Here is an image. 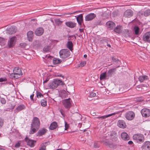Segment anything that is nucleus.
I'll return each mask as SVG.
<instances>
[{"label": "nucleus", "mask_w": 150, "mask_h": 150, "mask_svg": "<svg viewBox=\"0 0 150 150\" xmlns=\"http://www.w3.org/2000/svg\"><path fill=\"white\" fill-rule=\"evenodd\" d=\"M144 15L145 16L150 15V9H148L144 12Z\"/></svg>", "instance_id": "58836bf2"}, {"label": "nucleus", "mask_w": 150, "mask_h": 150, "mask_svg": "<svg viewBox=\"0 0 150 150\" xmlns=\"http://www.w3.org/2000/svg\"><path fill=\"white\" fill-rule=\"evenodd\" d=\"M143 86H144L143 85H138L136 86V89L137 90H139V88H142Z\"/></svg>", "instance_id": "3c124183"}, {"label": "nucleus", "mask_w": 150, "mask_h": 150, "mask_svg": "<svg viewBox=\"0 0 150 150\" xmlns=\"http://www.w3.org/2000/svg\"><path fill=\"white\" fill-rule=\"evenodd\" d=\"M133 142L132 141H129L128 142V144L129 145L132 144H133Z\"/></svg>", "instance_id": "0e129e2a"}, {"label": "nucleus", "mask_w": 150, "mask_h": 150, "mask_svg": "<svg viewBox=\"0 0 150 150\" xmlns=\"http://www.w3.org/2000/svg\"><path fill=\"white\" fill-rule=\"evenodd\" d=\"M4 122V120L0 118V129L3 126Z\"/></svg>", "instance_id": "49530a36"}, {"label": "nucleus", "mask_w": 150, "mask_h": 150, "mask_svg": "<svg viewBox=\"0 0 150 150\" xmlns=\"http://www.w3.org/2000/svg\"><path fill=\"white\" fill-rule=\"evenodd\" d=\"M93 146L95 148H98L99 147V146L98 145L97 143H95L94 144Z\"/></svg>", "instance_id": "052dcab7"}, {"label": "nucleus", "mask_w": 150, "mask_h": 150, "mask_svg": "<svg viewBox=\"0 0 150 150\" xmlns=\"http://www.w3.org/2000/svg\"><path fill=\"white\" fill-rule=\"evenodd\" d=\"M105 19V18H103V15H101L100 17V20L95 22V24L97 25H103L105 22L104 21Z\"/></svg>", "instance_id": "2eb2a0df"}, {"label": "nucleus", "mask_w": 150, "mask_h": 150, "mask_svg": "<svg viewBox=\"0 0 150 150\" xmlns=\"http://www.w3.org/2000/svg\"><path fill=\"white\" fill-rule=\"evenodd\" d=\"M47 132V130L44 128L39 130L38 134L39 136H41Z\"/></svg>", "instance_id": "c85d7f7f"}, {"label": "nucleus", "mask_w": 150, "mask_h": 150, "mask_svg": "<svg viewBox=\"0 0 150 150\" xmlns=\"http://www.w3.org/2000/svg\"><path fill=\"white\" fill-rule=\"evenodd\" d=\"M62 103L64 107L67 109H69L71 107V103L70 98L63 100Z\"/></svg>", "instance_id": "6e6552de"}, {"label": "nucleus", "mask_w": 150, "mask_h": 150, "mask_svg": "<svg viewBox=\"0 0 150 150\" xmlns=\"http://www.w3.org/2000/svg\"><path fill=\"white\" fill-rule=\"evenodd\" d=\"M106 25L109 30L112 29L115 26V24L113 22L110 21L107 22Z\"/></svg>", "instance_id": "aec40b11"}, {"label": "nucleus", "mask_w": 150, "mask_h": 150, "mask_svg": "<svg viewBox=\"0 0 150 150\" xmlns=\"http://www.w3.org/2000/svg\"><path fill=\"white\" fill-rule=\"evenodd\" d=\"M5 42V40L4 38L0 37V45H4Z\"/></svg>", "instance_id": "c03bdc74"}, {"label": "nucleus", "mask_w": 150, "mask_h": 150, "mask_svg": "<svg viewBox=\"0 0 150 150\" xmlns=\"http://www.w3.org/2000/svg\"><path fill=\"white\" fill-rule=\"evenodd\" d=\"M112 59L113 62L115 64H119L120 63V61L118 59L115 58L114 57H112Z\"/></svg>", "instance_id": "4c0bfd02"}, {"label": "nucleus", "mask_w": 150, "mask_h": 150, "mask_svg": "<svg viewBox=\"0 0 150 150\" xmlns=\"http://www.w3.org/2000/svg\"><path fill=\"white\" fill-rule=\"evenodd\" d=\"M144 12L142 10H141L139 12H138V13H137V16H139V17L141 16L144 15Z\"/></svg>", "instance_id": "a18cd8bd"}, {"label": "nucleus", "mask_w": 150, "mask_h": 150, "mask_svg": "<svg viewBox=\"0 0 150 150\" xmlns=\"http://www.w3.org/2000/svg\"><path fill=\"white\" fill-rule=\"evenodd\" d=\"M141 113L144 117H149L150 116V110L146 108H143L141 110Z\"/></svg>", "instance_id": "0eeeda50"}, {"label": "nucleus", "mask_w": 150, "mask_h": 150, "mask_svg": "<svg viewBox=\"0 0 150 150\" xmlns=\"http://www.w3.org/2000/svg\"><path fill=\"white\" fill-rule=\"evenodd\" d=\"M110 136L111 139L113 141H117L118 139V136L115 131H112Z\"/></svg>", "instance_id": "9d476101"}, {"label": "nucleus", "mask_w": 150, "mask_h": 150, "mask_svg": "<svg viewBox=\"0 0 150 150\" xmlns=\"http://www.w3.org/2000/svg\"><path fill=\"white\" fill-rule=\"evenodd\" d=\"M57 124L55 122H54L52 123L50 126V129L51 130H54L57 127Z\"/></svg>", "instance_id": "cd10ccee"}, {"label": "nucleus", "mask_w": 150, "mask_h": 150, "mask_svg": "<svg viewBox=\"0 0 150 150\" xmlns=\"http://www.w3.org/2000/svg\"><path fill=\"white\" fill-rule=\"evenodd\" d=\"M37 96L38 98H41L43 97V95L40 92H37Z\"/></svg>", "instance_id": "09e8293b"}, {"label": "nucleus", "mask_w": 150, "mask_h": 150, "mask_svg": "<svg viewBox=\"0 0 150 150\" xmlns=\"http://www.w3.org/2000/svg\"><path fill=\"white\" fill-rule=\"evenodd\" d=\"M49 80V78L48 77H47L45 81H44L43 82V83H47Z\"/></svg>", "instance_id": "e2e57ef3"}, {"label": "nucleus", "mask_w": 150, "mask_h": 150, "mask_svg": "<svg viewBox=\"0 0 150 150\" xmlns=\"http://www.w3.org/2000/svg\"><path fill=\"white\" fill-rule=\"evenodd\" d=\"M27 36L28 40L29 41H31L33 36V32L31 31H28L27 33Z\"/></svg>", "instance_id": "5701e85b"}, {"label": "nucleus", "mask_w": 150, "mask_h": 150, "mask_svg": "<svg viewBox=\"0 0 150 150\" xmlns=\"http://www.w3.org/2000/svg\"><path fill=\"white\" fill-rule=\"evenodd\" d=\"M25 108V106L23 105H21L18 106L16 109L18 112L21 110Z\"/></svg>", "instance_id": "c9c22d12"}, {"label": "nucleus", "mask_w": 150, "mask_h": 150, "mask_svg": "<svg viewBox=\"0 0 150 150\" xmlns=\"http://www.w3.org/2000/svg\"><path fill=\"white\" fill-rule=\"evenodd\" d=\"M65 129L67 130L69 128V125L65 121Z\"/></svg>", "instance_id": "4d7b16f0"}, {"label": "nucleus", "mask_w": 150, "mask_h": 150, "mask_svg": "<svg viewBox=\"0 0 150 150\" xmlns=\"http://www.w3.org/2000/svg\"><path fill=\"white\" fill-rule=\"evenodd\" d=\"M143 38L144 41L150 42V32L145 33L143 35Z\"/></svg>", "instance_id": "dca6fc26"}, {"label": "nucleus", "mask_w": 150, "mask_h": 150, "mask_svg": "<svg viewBox=\"0 0 150 150\" xmlns=\"http://www.w3.org/2000/svg\"><path fill=\"white\" fill-rule=\"evenodd\" d=\"M121 138L125 141L128 140L129 139V137L127 133L125 132H122L121 134Z\"/></svg>", "instance_id": "a211bd4d"}, {"label": "nucleus", "mask_w": 150, "mask_h": 150, "mask_svg": "<svg viewBox=\"0 0 150 150\" xmlns=\"http://www.w3.org/2000/svg\"><path fill=\"white\" fill-rule=\"evenodd\" d=\"M115 69H110L107 73V74L108 76H110L111 75L112 73L115 72Z\"/></svg>", "instance_id": "a19ab883"}, {"label": "nucleus", "mask_w": 150, "mask_h": 150, "mask_svg": "<svg viewBox=\"0 0 150 150\" xmlns=\"http://www.w3.org/2000/svg\"><path fill=\"white\" fill-rule=\"evenodd\" d=\"M13 72L15 73L16 74L18 75L19 76H20V75H22L21 74V70L18 67H15L13 69Z\"/></svg>", "instance_id": "a878e982"}, {"label": "nucleus", "mask_w": 150, "mask_h": 150, "mask_svg": "<svg viewBox=\"0 0 150 150\" xmlns=\"http://www.w3.org/2000/svg\"><path fill=\"white\" fill-rule=\"evenodd\" d=\"M50 50V47L49 46H45L43 49V50L45 52L49 51Z\"/></svg>", "instance_id": "37998d69"}, {"label": "nucleus", "mask_w": 150, "mask_h": 150, "mask_svg": "<svg viewBox=\"0 0 150 150\" xmlns=\"http://www.w3.org/2000/svg\"><path fill=\"white\" fill-rule=\"evenodd\" d=\"M86 64V61L82 62L79 64V67H83Z\"/></svg>", "instance_id": "8fccbe9b"}, {"label": "nucleus", "mask_w": 150, "mask_h": 150, "mask_svg": "<svg viewBox=\"0 0 150 150\" xmlns=\"http://www.w3.org/2000/svg\"><path fill=\"white\" fill-rule=\"evenodd\" d=\"M134 140H136L137 142H143L144 140V137L143 134H134L133 136Z\"/></svg>", "instance_id": "39448f33"}, {"label": "nucleus", "mask_w": 150, "mask_h": 150, "mask_svg": "<svg viewBox=\"0 0 150 150\" xmlns=\"http://www.w3.org/2000/svg\"><path fill=\"white\" fill-rule=\"evenodd\" d=\"M49 143V142H46L43 143L41 145V147L39 150H46V146Z\"/></svg>", "instance_id": "2f4dec72"}, {"label": "nucleus", "mask_w": 150, "mask_h": 150, "mask_svg": "<svg viewBox=\"0 0 150 150\" xmlns=\"http://www.w3.org/2000/svg\"><path fill=\"white\" fill-rule=\"evenodd\" d=\"M7 80L6 78V77L1 78H0V82H2L3 81H6Z\"/></svg>", "instance_id": "603ef678"}, {"label": "nucleus", "mask_w": 150, "mask_h": 150, "mask_svg": "<svg viewBox=\"0 0 150 150\" xmlns=\"http://www.w3.org/2000/svg\"><path fill=\"white\" fill-rule=\"evenodd\" d=\"M106 72H105L101 74L100 76V80L103 79H105L106 77Z\"/></svg>", "instance_id": "ea45409f"}, {"label": "nucleus", "mask_w": 150, "mask_h": 150, "mask_svg": "<svg viewBox=\"0 0 150 150\" xmlns=\"http://www.w3.org/2000/svg\"><path fill=\"white\" fill-rule=\"evenodd\" d=\"M27 45V44L25 43H22L20 44V46L23 48L24 47Z\"/></svg>", "instance_id": "5fc2aeb1"}, {"label": "nucleus", "mask_w": 150, "mask_h": 150, "mask_svg": "<svg viewBox=\"0 0 150 150\" xmlns=\"http://www.w3.org/2000/svg\"><path fill=\"white\" fill-rule=\"evenodd\" d=\"M133 11L131 9H127L124 13V16L125 17L130 18L133 16Z\"/></svg>", "instance_id": "ddd939ff"}, {"label": "nucleus", "mask_w": 150, "mask_h": 150, "mask_svg": "<svg viewBox=\"0 0 150 150\" xmlns=\"http://www.w3.org/2000/svg\"><path fill=\"white\" fill-rule=\"evenodd\" d=\"M58 76H59V77H62L63 78L64 77V76H62V74H59L58 75Z\"/></svg>", "instance_id": "774afa93"}, {"label": "nucleus", "mask_w": 150, "mask_h": 150, "mask_svg": "<svg viewBox=\"0 0 150 150\" xmlns=\"http://www.w3.org/2000/svg\"><path fill=\"white\" fill-rule=\"evenodd\" d=\"M122 30V28L120 25H117L114 29V31L116 33H120L121 32Z\"/></svg>", "instance_id": "bb28decb"}, {"label": "nucleus", "mask_w": 150, "mask_h": 150, "mask_svg": "<svg viewBox=\"0 0 150 150\" xmlns=\"http://www.w3.org/2000/svg\"><path fill=\"white\" fill-rule=\"evenodd\" d=\"M79 30L81 33H82L83 32V29H79Z\"/></svg>", "instance_id": "338daca9"}, {"label": "nucleus", "mask_w": 150, "mask_h": 150, "mask_svg": "<svg viewBox=\"0 0 150 150\" xmlns=\"http://www.w3.org/2000/svg\"><path fill=\"white\" fill-rule=\"evenodd\" d=\"M142 150H150V142L149 141L145 142L142 146Z\"/></svg>", "instance_id": "9b49d317"}, {"label": "nucleus", "mask_w": 150, "mask_h": 150, "mask_svg": "<svg viewBox=\"0 0 150 150\" xmlns=\"http://www.w3.org/2000/svg\"><path fill=\"white\" fill-rule=\"evenodd\" d=\"M1 103L3 104H4L6 103V101L5 99L3 98H1Z\"/></svg>", "instance_id": "864d4df0"}, {"label": "nucleus", "mask_w": 150, "mask_h": 150, "mask_svg": "<svg viewBox=\"0 0 150 150\" xmlns=\"http://www.w3.org/2000/svg\"><path fill=\"white\" fill-rule=\"evenodd\" d=\"M65 25L68 27L70 28H74L76 26V23L71 21L67 22Z\"/></svg>", "instance_id": "4be33fe9"}, {"label": "nucleus", "mask_w": 150, "mask_h": 150, "mask_svg": "<svg viewBox=\"0 0 150 150\" xmlns=\"http://www.w3.org/2000/svg\"><path fill=\"white\" fill-rule=\"evenodd\" d=\"M144 56L145 54L144 53H143L142 54L140 55V57L141 58H142V59H144Z\"/></svg>", "instance_id": "680f3d73"}, {"label": "nucleus", "mask_w": 150, "mask_h": 150, "mask_svg": "<svg viewBox=\"0 0 150 150\" xmlns=\"http://www.w3.org/2000/svg\"><path fill=\"white\" fill-rule=\"evenodd\" d=\"M63 85V82L59 79H54L52 82L50 83L49 86L50 88L55 89L59 85Z\"/></svg>", "instance_id": "f03ea898"}, {"label": "nucleus", "mask_w": 150, "mask_h": 150, "mask_svg": "<svg viewBox=\"0 0 150 150\" xmlns=\"http://www.w3.org/2000/svg\"><path fill=\"white\" fill-rule=\"evenodd\" d=\"M17 30L14 27H11L10 28L7 29V33L9 34H12L15 33Z\"/></svg>", "instance_id": "412c9836"}, {"label": "nucleus", "mask_w": 150, "mask_h": 150, "mask_svg": "<svg viewBox=\"0 0 150 150\" xmlns=\"http://www.w3.org/2000/svg\"><path fill=\"white\" fill-rule=\"evenodd\" d=\"M135 116L134 112L132 111H129L126 113L125 117L127 120H132L134 119Z\"/></svg>", "instance_id": "1a4fd4ad"}, {"label": "nucleus", "mask_w": 150, "mask_h": 150, "mask_svg": "<svg viewBox=\"0 0 150 150\" xmlns=\"http://www.w3.org/2000/svg\"><path fill=\"white\" fill-rule=\"evenodd\" d=\"M67 47L71 51L73 50V44L71 41H68L66 44Z\"/></svg>", "instance_id": "c756f323"}, {"label": "nucleus", "mask_w": 150, "mask_h": 150, "mask_svg": "<svg viewBox=\"0 0 150 150\" xmlns=\"http://www.w3.org/2000/svg\"><path fill=\"white\" fill-rule=\"evenodd\" d=\"M21 143L19 142H18L16 143L15 146V147L16 148H18L20 146Z\"/></svg>", "instance_id": "13d9d810"}, {"label": "nucleus", "mask_w": 150, "mask_h": 150, "mask_svg": "<svg viewBox=\"0 0 150 150\" xmlns=\"http://www.w3.org/2000/svg\"><path fill=\"white\" fill-rule=\"evenodd\" d=\"M41 105L43 107H45L47 105V100L45 99H43L40 101Z\"/></svg>", "instance_id": "e433bc0d"}, {"label": "nucleus", "mask_w": 150, "mask_h": 150, "mask_svg": "<svg viewBox=\"0 0 150 150\" xmlns=\"http://www.w3.org/2000/svg\"><path fill=\"white\" fill-rule=\"evenodd\" d=\"M61 60L57 58H54L53 59V63L54 64H56L60 63Z\"/></svg>", "instance_id": "72a5a7b5"}, {"label": "nucleus", "mask_w": 150, "mask_h": 150, "mask_svg": "<svg viewBox=\"0 0 150 150\" xmlns=\"http://www.w3.org/2000/svg\"><path fill=\"white\" fill-rule=\"evenodd\" d=\"M117 125L119 127L122 128H125L126 127L125 122L123 120H119L117 122Z\"/></svg>", "instance_id": "f3484780"}, {"label": "nucleus", "mask_w": 150, "mask_h": 150, "mask_svg": "<svg viewBox=\"0 0 150 150\" xmlns=\"http://www.w3.org/2000/svg\"><path fill=\"white\" fill-rule=\"evenodd\" d=\"M16 37L13 36L9 38L8 42V46L9 48H11L14 46L16 41Z\"/></svg>", "instance_id": "423d86ee"}, {"label": "nucleus", "mask_w": 150, "mask_h": 150, "mask_svg": "<svg viewBox=\"0 0 150 150\" xmlns=\"http://www.w3.org/2000/svg\"><path fill=\"white\" fill-rule=\"evenodd\" d=\"M139 28L138 26H135L134 28L133 31L134 33L135 34L137 35H139Z\"/></svg>", "instance_id": "473e14b6"}, {"label": "nucleus", "mask_w": 150, "mask_h": 150, "mask_svg": "<svg viewBox=\"0 0 150 150\" xmlns=\"http://www.w3.org/2000/svg\"><path fill=\"white\" fill-rule=\"evenodd\" d=\"M19 76L18 74H16V73L13 72V73H11L10 74L11 77L12 79H16L19 78Z\"/></svg>", "instance_id": "f704fd0d"}, {"label": "nucleus", "mask_w": 150, "mask_h": 150, "mask_svg": "<svg viewBox=\"0 0 150 150\" xmlns=\"http://www.w3.org/2000/svg\"><path fill=\"white\" fill-rule=\"evenodd\" d=\"M76 20L78 24L81 25L83 22V16L82 14L79 15L76 18Z\"/></svg>", "instance_id": "b1692460"}, {"label": "nucleus", "mask_w": 150, "mask_h": 150, "mask_svg": "<svg viewBox=\"0 0 150 150\" xmlns=\"http://www.w3.org/2000/svg\"><path fill=\"white\" fill-rule=\"evenodd\" d=\"M59 54L61 58L65 59L69 56L70 52L68 49H63L59 51Z\"/></svg>", "instance_id": "7ed1b4c3"}, {"label": "nucleus", "mask_w": 150, "mask_h": 150, "mask_svg": "<svg viewBox=\"0 0 150 150\" xmlns=\"http://www.w3.org/2000/svg\"><path fill=\"white\" fill-rule=\"evenodd\" d=\"M40 122L39 118L36 117H34L31 124L29 134H33L36 132L40 128Z\"/></svg>", "instance_id": "f257e3e1"}, {"label": "nucleus", "mask_w": 150, "mask_h": 150, "mask_svg": "<svg viewBox=\"0 0 150 150\" xmlns=\"http://www.w3.org/2000/svg\"><path fill=\"white\" fill-rule=\"evenodd\" d=\"M117 113V112H114V113H112L110 114H109L107 115H104V116H100V117H97V118L100 119L101 120H102L105 119L107 117H108L111 116L112 115H115Z\"/></svg>", "instance_id": "393cba45"}, {"label": "nucleus", "mask_w": 150, "mask_h": 150, "mask_svg": "<svg viewBox=\"0 0 150 150\" xmlns=\"http://www.w3.org/2000/svg\"><path fill=\"white\" fill-rule=\"evenodd\" d=\"M96 17V14L94 13H91L86 16L85 20L86 21H91Z\"/></svg>", "instance_id": "f8f14e48"}, {"label": "nucleus", "mask_w": 150, "mask_h": 150, "mask_svg": "<svg viewBox=\"0 0 150 150\" xmlns=\"http://www.w3.org/2000/svg\"><path fill=\"white\" fill-rule=\"evenodd\" d=\"M55 23L58 25H59L61 24L62 22L63 21H60L59 19H57L55 20Z\"/></svg>", "instance_id": "79ce46f5"}, {"label": "nucleus", "mask_w": 150, "mask_h": 150, "mask_svg": "<svg viewBox=\"0 0 150 150\" xmlns=\"http://www.w3.org/2000/svg\"><path fill=\"white\" fill-rule=\"evenodd\" d=\"M148 79V77L146 75L140 76L139 78V81L141 82H143L144 80Z\"/></svg>", "instance_id": "7c9ffc66"}, {"label": "nucleus", "mask_w": 150, "mask_h": 150, "mask_svg": "<svg viewBox=\"0 0 150 150\" xmlns=\"http://www.w3.org/2000/svg\"><path fill=\"white\" fill-rule=\"evenodd\" d=\"M34 95L33 94L32 95H31L30 96V98L32 100H33V97Z\"/></svg>", "instance_id": "69168bd1"}, {"label": "nucleus", "mask_w": 150, "mask_h": 150, "mask_svg": "<svg viewBox=\"0 0 150 150\" xmlns=\"http://www.w3.org/2000/svg\"><path fill=\"white\" fill-rule=\"evenodd\" d=\"M44 30L42 28H39L36 29L35 34L37 36H40L43 33Z\"/></svg>", "instance_id": "6ab92c4d"}, {"label": "nucleus", "mask_w": 150, "mask_h": 150, "mask_svg": "<svg viewBox=\"0 0 150 150\" xmlns=\"http://www.w3.org/2000/svg\"><path fill=\"white\" fill-rule=\"evenodd\" d=\"M96 95V93H91L90 94V97H95Z\"/></svg>", "instance_id": "bf43d9fd"}, {"label": "nucleus", "mask_w": 150, "mask_h": 150, "mask_svg": "<svg viewBox=\"0 0 150 150\" xmlns=\"http://www.w3.org/2000/svg\"><path fill=\"white\" fill-rule=\"evenodd\" d=\"M60 111L62 114V115L64 117H65V115L64 113V110L62 109H60Z\"/></svg>", "instance_id": "6e6d98bb"}, {"label": "nucleus", "mask_w": 150, "mask_h": 150, "mask_svg": "<svg viewBox=\"0 0 150 150\" xmlns=\"http://www.w3.org/2000/svg\"><path fill=\"white\" fill-rule=\"evenodd\" d=\"M109 42V41L108 40L105 39L103 40V42L104 43H105V42L106 43H107V46H108L109 47H110L111 45H110L108 44V42Z\"/></svg>", "instance_id": "de8ad7c7"}, {"label": "nucleus", "mask_w": 150, "mask_h": 150, "mask_svg": "<svg viewBox=\"0 0 150 150\" xmlns=\"http://www.w3.org/2000/svg\"><path fill=\"white\" fill-rule=\"evenodd\" d=\"M25 140L27 143V145L31 147H34L35 146V143L36 142V141L31 140L27 137L25 138Z\"/></svg>", "instance_id": "4468645a"}, {"label": "nucleus", "mask_w": 150, "mask_h": 150, "mask_svg": "<svg viewBox=\"0 0 150 150\" xmlns=\"http://www.w3.org/2000/svg\"><path fill=\"white\" fill-rule=\"evenodd\" d=\"M101 142L107 146H108L111 149H114L117 147L116 145L110 142L108 140L105 139L101 141Z\"/></svg>", "instance_id": "20e7f679"}]
</instances>
